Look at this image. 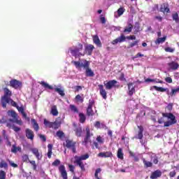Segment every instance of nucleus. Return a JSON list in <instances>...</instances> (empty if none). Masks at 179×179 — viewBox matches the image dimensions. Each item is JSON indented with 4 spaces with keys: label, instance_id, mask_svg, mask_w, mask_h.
Returning <instances> with one entry per match:
<instances>
[{
    "label": "nucleus",
    "instance_id": "obj_1",
    "mask_svg": "<svg viewBox=\"0 0 179 179\" xmlns=\"http://www.w3.org/2000/svg\"><path fill=\"white\" fill-rule=\"evenodd\" d=\"M71 64H73L74 66H76V69H78V71H82V68H84V69H85L86 76L89 78H93V76H94V72L92 71V69L89 68L90 64L87 60L85 61L84 64L79 61H72Z\"/></svg>",
    "mask_w": 179,
    "mask_h": 179
},
{
    "label": "nucleus",
    "instance_id": "obj_2",
    "mask_svg": "<svg viewBox=\"0 0 179 179\" xmlns=\"http://www.w3.org/2000/svg\"><path fill=\"white\" fill-rule=\"evenodd\" d=\"M74 49L70 48L69 50L73 57L78 58L79 57H85V53L80 52L83 50V45L80 43H77L76 46H73Z\"/></svg>",
    "mask_w": 179,
    "mask_h": 179
},
{
    "label": "nucleus",
    "instance_id": "obj_3",
    "mask_svg": "<svg viewBox=\"0 0 179 179\" xmlns=\"http://www.w3.org/2000/svg\"><path fill=\"white\" fill-rule=\"evenodd\" d=\"M4 95L1 97V104L3 108H6V104L12 96V91L7 87L3 88Z\"/></svg>",
    "mask_w": 179,
    "mask_h": 179
},
{
    "label": "nucleus",
    "instance_id": "obj_4",
    "mask_svg": "<svg viewBox=\"0 0 179 179\" xmlns=\"http://www.w3.org/2000/svg\"><path fill=\"white\" fill-rule=\"evenodd\" d=\"M89 154L83 155L81 156H75L74 157V164H77L81 169L82 171H85V164H83V162L82 160H87L89 158Z\"/></svg>",
    "mask_w": 179,
    "mask_h": 179
},
{
    "label": "nucleus",
    "instance_id": "obj_5",
    "mask_svg": "<svg viewBox=\"0 0 179 179\" xmlns=\"http://www.w3.org/2000/svg\"><path fill=\"white\" fill-rule=\"evenodd\" d=\"M162 116L168 118L169 120H171V121L165 122L164 127H170L171 125H174V124H177V120L176 119V116H174L173 113H162Z\"/></svg>",
    "mask_w": 179,
    "mask_h": 179
},
{
    "label": "nucleus",
    "instance_id": "obj_6",
    "mask_svg": "<svg viewBox=\"0 0 179 179\" xmlns=\"http://www.w3.org/2000/svg\"><path fill=\"white\" fill-rule=\"evenodd\" d=\"M127 38V40H136V36H135L134 35H131L125 37L124 34H121L120 36L113 40L111 42V44H113V45H115V44H118V43H124V41H125Z\"/></svg>",
    "mask_w": 179,
    "mask_h": 179
},
{
    "label": "nucleus",
    "instance_id": "obj_7",
    "mask_svg": "<svg viewBox=\"0 0 179 179\" xmlns=\"http://www.w3.org/2000/svg\"><path fill=\"white\" fill-rule=\"evenodd\" d=\"M43 124L45 128H52L53 129H58L61 126V122H50L47 119L43 120Z\"/></svg>",
    "mask_w": 179,
    "mask_h": 179
},
{
    "label": "nucleus",
    "instance_id": "obj_8",
    "mask_svg": "<svg viewBox=\"0 0 179 179\" xmlns=\"http://www.w3.org/2000/svg\"><path fill=\"white\" fill-rule=\"evenodd\" d=\"M66 148L71 149L73 153H76V142L73 140H66Z\"/></svg>",
    "mask_w": 179,
    "mask_h": 179
},
{
    "label": "nucleus",
    "instance_id": "obj_9",
    "mask_svg": "<svg viewBox=\"0 0 179 179\" xmlns=\"http://www.w3.org/2000/svg\"><path fill=\"white\" fill-rule=\"evenodd\" d=\"M118 83V82L116 80H110L108 81L107 83L106 81L103 82V85L106 89V90H111L113 87H116V84Z\"/></svg>",
    "mask_w": 179,
    "mask_h": 179
},
{
    "label": "nucleus",
    "instance_id": "obj_10",
    "mask_svg": "<svg viewBox=\"0 0 179 179\" xmlns=\"http://www.w3.org/2000/svg\"><path fill=\"white\" fill-rule=\"evenodd\" d=\"M86 134L85 137L84 138L83 143L87 144L89 142L92 143V140H90V138L93 136V133L90 131V128L86 127L85 129Z\"/></svg>",
    "mask_w": 179,
    "mask_h": 179
},
{
    "label": "nucleus",
    "instance_id": "obj_11",
    "mask_svg": "<svg viewBox=\"0 0 179 179\" xmlns=\"http://www.w3.org/2000/svg\"><path fill=\"white\" fill-rule=\"evenodd\" d=\"M10 86L13 87V89H19L22 87V82L16 79H13L10 81Z\"/></svg>",
    "mask_w": 179,
    "mask_h": 179
},
{
    "label": "nucleus",
    "instance_id": "obj_12",
    "mask_svg": "<svg viewBox=\"0 0 179 179\" xmlns=\"http://www.w3.org/2000/svg\"><path fill=\"white\" fill-rule=\"evenodd\" d=\"M59 171L63 179H68V173H66V169H65V165H60L59 166Z\"/></svg>",
    "mask_w": 179,
    "mask_h": 179
},
{
    "label": "nucleus",
    "instance_id": "obj_13",
    "mask_svg": "<svg viewBox=\"0 0 179 179\" xmlns=\"http://www.w3.org/2000/svg\"><path fill=\"white\" fill-rule=\"evenodd\" d=\"M99 90V94L104 99V100L107 99V92L106 91V89H104V85H98Z\"/></svg>",
    "mask_w": 179,
    "mask_h": 179
},
{
    "label": "nucleus",
    "instance_id": "obj_14",
    "mask_svg": "<svg viewBox=\"0 0 179 179\" xmlns=\"http://www.w3.org/2000/svg\"><path fill=\"white\" fill-rule=\"evenodd\" d=\"M162 171L157 169L151 173L150 178L151 179L160 178V177H162Z\"/></svg>",
    "mask_w": 179,
    "mask_h": 179
},
{
    "label": "nucleus",
    "instance_id": "obj_15",
    "mask_svg": "<svg viewBox=\"0 0 179 179\" xmlns=\"http://www.w3.org/2000/svg\"><path fill=\"white\" fill-rule=\"evenodd\" d=\"M31 152L36 156L37 160H41L43 159V155L40 154V152H38V149L37 148H31Z\"/></svg>",
    "mask_w": 179,
    "mask_h": 179
},
{
    "label": "nucleus",
    "instance_id": "obj_16",
    "mask_svg": "<svg viewBox=\"0 0 179 179\" xmlns=\"http://www.w3.org/2000/svg\"><path fill=\"white\" fill-rule=\"evenodd\" d=\"M93 50H94V45L90 44L85 47V51L87 55H92L93 54Z\"/></svg>",
    "mask_w": 179,
    "mask_h": 179
},
{
    "label": "nucleus",
    "instance_id": "obj_17",
    "mask_svg": "<svg viewBox=\"0 0 179 179\" xmlns=\"http://www.w3.org/2000/svg\"><path fill=\"white\" fill-rule=\"evenodd\" d=\"M25 134L27 139H30L31 141H33V139H34V132H33L31 129H26Z\"/></svg>",
    "mask_w": 179,
    "mask_h": 179
},
{
    "label": "nucleus",
    "instance_id": "obj_18",
    "mask_svg": "<svg viewBox=\"0 0 179 179\" xmlns=\"http://www.w3.org/2000/svg\"><path fill=\"white\" fill-rule=\"evenodd\" d=\"M128 94L129 96H133L134 93H135V87H134V83H129L128 85Z\"/></svg>",
    "mask_w": 179,
    "mask_h": 179
},
{
    "label": "nucleus",
    "instance_id": "obj_19",
    "mask_svg": "<svg viewBox=\"0 0 179 179\" xmlns=\"http://www.w3.org/2000/svg\"><path fill=\"white\" fill-rule=\"evenodd\" d=\"M168 66H169L170 69L172 71H177L179 68V64L176 62H171L168 63Z\"/></svg>",
    "mask_w": 179,
    "mask_h": 179
},
{
    "label": "nucleus",
    "instance_id": "obj_20",
    "mask_svg": "<svg viewBox=\"0 0 179 179\" xmlns=\"http://www.w3.org/2000/svg\"><path fill=\"white\" fill-rule=\"evenodd\" d=\"M137 128L139 129L138 131L136 139H143V126H138Z\"/></svg>",
    "mask_w": 179,
    "mask_h": 179
},
{
    "label": "nucleus",
    "instance_id": "obj_21",
    "mask_svg": "<svg viewBox=\"0 0 179 179\" xmlns=\"http://www.w3.org/2000/svg\"><path fill=\"white\" fill-rule=\"evenodd\" d=\"M159 10H160V12H162L163 13H169V12H170V8H169V4L163 3L162 5H161Z\"/></svg>",
    "mask_w": 179,
    "mask_h": 179
},
{
    "label": "nucleus",
    "instance_id": "obj_22",
    "mask_svg": "<svg viewBox=\"0 0 179 179\" xmlns=\"http://www.w3.org/2000/svg\"><path fill=\"white\" fill-rule=\"evenodd\" d=\"M75 127V129L74 131L76 132V136H78L79 138H80V136H82V134H83V130H82V127L79 126H76V124L74 125Z\"/></svg>",
    "mask_w": 179,
    "mask_h": 179
},
{
    "label": "nucleus",
    "instance_id": "obj_23",
    "mask_svg": "<svg viewBox=\"0 0 179 179\" xmlns=\"http://www.w3.org/2000/svg\"><path fill=\"white\" fill-rule=\"evenodd\" d=\"M99 157H113V152L107 151L105 152H99L98 154Z\"/></svg>",
    "mask_w": 179,
    "mask_h": 179
},
{
    "label": "nucleus",
    "instance_id": "obj_24",
    "mask_svg": "<svg viewBox=\"0 0 179 179\" xmlns=\"http://www.w3.org/2000/svg\"><path fill=\"white\" fill-rule=\"evenodd\" d=\"M39 83L43 87H44V89H48V90H54V87H52V85H50L48 83L44 81H41Z\"/></svg>",
    "mask_w": 179,
    "mask_h": 179
},
{
    "label": "nucleus",
    "instance_id": "obj_25",
    "mask_svg": "<svg viewBox=\"0 0 179 179\" xmlns=\"http://www.w3.org/2000/svg\"><path fill=\"white\" fill-rule=\"evenodd\" d=\"M143 163L144 164L145 169H149V167H153V163L152 162H149L146 160V159H142Z\"/></svg>",
    "mask_w": 179,
    "mask_h": 179
},
{
    "label": "nucleus",
    "instance_id": "obj_26",
    "mask_svg": "<svg viewBox=\"0 0 179 179\" xmlns=\"http://www.w3.org/2000/svg\"><path fill=\"white\" fill-rule=\"evenodd\" d=\"M152 89H155V90H157V92H161L162 93L164 92H167V93L169 92V88H164L162 87H157L156 85L152 86Z\"/></svg>",
    "mask_w": 179,
    "mask_h": 179
},
{
    "label": "nucleus",
    "instance_id": "obj_27",
    "mask_svg": "<svg viewBox=\"0 0 179 179\" xmlns=\"http://www.w3.org/2000/svg\"><path fill=\"white\" fill-rule=\"evenodd\" d=\"M93 41L94 43L96 44L98 47H101V41H100V38H99V36L95 35L93 36Z\"/></svg>",
    "mask_w": 179,
    "mask_h": 179
},
{
    "label": "nucleus",
    "instance_id": "obj_28",
    "mask_svg": "<svg viewBox=\"0 0 179 179\" xmlns=\"http://www.w3.org/2000/svg\"><path fill=\"white\" fill-rule=\"evenodd\" d=\"M52 148H53L52 144L48 145L47 156H48V159H51V156H52Z\"/></svg>",
    "mask_w": 179,
    "mask_h": 179
},
{
    "label": "nucleus",
    "instance_id": "obj_29",
    "mask_svg": "<svg viewBox=\"0 0 179 179\" xmlns=\"http://www.w3.org/2000/svg\"><path fill=\"white\" fill-rule=\"evenodd\" d=\"M128 27H126L123 31L124 33H131L132 31V29H134V25L131 23L127 24Z\"/></svg>",
    "mask_w": 179,
    "mask_h": 179
},
{
    "label": "nucleus",
    "instance_id": "obj_30",
    "mask_svg": "<svg viewBox=\"0 0 179 179\" xmlns=\"http://www.w3.org/2000/svg\"><path fill=\"white\" fill-rule=\"evenodd\" d=\"M79 121L81 124H85L86 122V115H85L83 113H80L78 114Z\"/></svg>",
    "mask_w": 179,
    "mask_h": 179
},
{
    "label": "nucleus",
    "instance_id": "obj_31",
    "mask_svg": "<svg viewBox=\"0 0 179 179\" xmlns=\"http://www.w3.org/2000/svg\"><path fill=\"white\" fill-rule=\"evenodd\" d=\"M55 92L56 93H58L62 97H64L65 96V91L62 88H55Z\"/></svg>",
    "mask_w": 179,
    "mask_h": 179
},
{
    "label": "nucleus",
    "instance_id": "obj_32",
    "mask_svg": "<svg viewBox=\"0 0 179 179\" xmlns=\"http://www.w3.org/2000/svg\"><path fill=\"white\" fill-rule=\"evenodd\" d=\"M50 114L54 117H57L58 115V110L57 109V106H53L51 108Z\"/></svg>",
    "mask_w": 179,
    "mask_h": 179
},
{
    "label": "nucleus",
    "instance_id": "obj_33",
    "mask_svg": "<svg viewBox=\"0 0 179 179\" xmlns=\"http://www.w3.org/2000/svg\"><path fill=\"white\" fill-rule=\"evenodd\" d=\"M94 127H95V128H96L97 129H100V128H106V124H104L103 123H100L99 121H96L94 124Z\"/></svg>",
    "mask_w": 179,
    "mask_h": 179
},
{
    "label": "nucleus",
    "instance_id": "obj_34",
    "mask_svg": "<svg viewBox=\"0 0 179 179\" xmlns=\"http://www.w3.org/2000/svg\"><path fill=\"white\" fill-rule=\"evenodd\" d=\"M117 156V159H120V160H124V152H122V148H118Z\"/></svg>",
    "mask_w": 179,
    "mask_h": 179
},
{
    "label": "nucleus",
    "instance_id": "obj_35",
    "mask_svg": "<svg viewBox=\"0 0 179 179\" xmlns=\"http://www.w3.org/2000/svg\"><path fill=\"white\" fill-rule=\"evenodd\" d=\"M87 115L88 117H93V115H94V111L93 110V108H87Z\"/></svg>",
    "mask_w": 179,
    "mask_h": 179
},
{
    "label": "nucleus",
    "instance_id": "obj_36",
    "mask_svg": "<svg viewBox=\"0 0 179 179\" xmlns=\"http://www.w3.org/2000/svg\"><path fill=\"white\" fill-rule=\"evenodd\" d=\"M31 122L33 123V128L37 132V131H38V129H40V127L38 126V123H37V122L34 119L31 120Z\"/></svg>",
    "mask_w": 179,
    "mask_h": 179
},
{
    "label": "nucleus",
    "instance_id": "obj_37",
    "mask_svg": "<svg viewBox=\"0 0 179 179\" xmlns=\"http://www.w3.org/2000/svg\"><path fill=\"white\" fill-rule=\"evenodd\" d=\"M21 150H22V148L16 147V145H13V147L11 148L12 153H17V152H20Z\"/></svg>",
    "mask_w": 179,
    "mask_h": 179
},
{
    "label": "nucleus",
    "instance_id": "obj_38",
    "mask_svg": "<svg viewBox=\"0 0 179 179\" xmlns=\"http://www.w3.org/2000/svg\"><path fill=\"white\" fill-rule=\"evenodd\" d=\"M8 114L10 117H12L14 120L17 118V113H16L15 110H8Z\"/></svg>",
    "mask_w": 179,
    "mask_h": 179
},
{
    "label": "nucleus",
    "instance_id": "obj_39",
    "mask_svg": "<svg viewBox=\"0 0 179 179\" xmlns=\"http://www.w3.org/2000/svg\"><path fill=\"white\" fill-rule=\"evenodd\" d=\"M145 82L146 83H149V82H155V83H161L162 84L163 83V80H155V79H152V78H147L145 80Z\"/></svg>",
    "mask_w": 179,
    "mask_h": 179
},
{
    "label": "nucleus",
    "instance_id": "obj_40",
    "mask_svg": "<svg viewBox=\"0 0 179 179\" xmlns=\"http://www.w3.org/2000/svg\"><path fill=\"white\" fill-rule=\"evenodd\" d=\"M167 38L166 36H164L162 38H157V40L155 41V44H160L162 43H164V41H166V39Z\"/></svg>",
    "mask_w": 179,
    "mask_h": 179
},
{
    "label": "nucleus",
    "instance_id": "obj_41",
    "mask_svg": "<svg viewBox=\"0 0 179 179\" xmlns=\"http://www.w3.org/2000/svg\"><path fill=\"white\" fill-rule=\"evenodd\" d=\"M56 136L59 138V139H62V138H65V133L62 131H57L56 133Z\"/></svg>",
    "mask_w": 179,
    "mask_h": 179
},
{
    "label": "nucleus",
    "instance_id": "obj_42",
    "mask_svg": "<svg viewBox=\"0 0 179 179\" xmlns=\"http://www.w3.org/2000/svg\"><path fill=\"white\" fill-rule=\"evenodd\" d=\"M117 12V16H122V15H124V13L125 12V8H124V7H120V8H118Z\"/></svg>",
    "mask_w": 179,
    "mask_h": 179
},
{
    "label": "nucleus",
    "instance_id": "obj_43",
    "mask_svg": "<svg viewBox=\"0 0 179 179\" xmlns=\"http://www.w3.org/2000/svg\"><path fill=\"white\" fill-rule=\"evenodd\" d=\"M75 100L76 101L80 102V103H83L84 101V99L83 97H82V96H80V94L76 95L75 97Z\"/></svg>",
    "mask_w": 179,
    "mask_h": 179
},
{
    "label": "nucleus",
    "instance_id": "obj_44",
    "mask_svg": "<svg viewBox=\"0 0 179 179\" xmlns=\"http://www.w3.org/2000/svg\"><path fill=\"white\" fill-rule=\"evenodd\" d=\"M0 169H5L6 170H8V163L5 161H1L0 162Z\"/></svg>",
    "mask_w": 179,
    "mask_h": 179
},
{
    "label": "nucleus",
    "instance_id": "obj_45",
    "mask_svg": "<svg viewBox=\"0 0 179 179\" xmlns=\"http://www.w3.org/2000/svg\"><path fill=\"white\" fill-rule=\"evenodd\" d=\"M138 44H139V40L134 41L133 43H131L127 46V48H133V47H135V45H138Z\"/></svg>",
    "mask_w": 179,
    "mask_h": 179
},
{
    "label": "nucleus",
    "instance_id": "obj_46",
    "mask_svg": "<svg viewBox=\"0 0 179 179\" xmlns=\"http://www.w3.org/2000/svg\"><path fill=\"white\" fill-rule=\"evenodd\" d=\"M8 104H10L13 107H15L17 108L19 106H17V103H16L15 101H13L12 99L10 98L9 103H7Z\"/></svg>",
    "mask_w": 179,
    "mask_h": 179
},
{
    "label": "nucleus",
    "instance_id": "obj_47",
    "mask_svg": "<svg viewBox=\"0 0 179 179\" xmlns=\"http://www.w3.org/2000/svg\"><path fill=\"white\" fill-rule=\"evenodd\" d=\"M172 19L176 22V23H178V13H176L172 14Z\"/></svg>",
    "mask_w": 179,
    "mask_h": 179
},
{
    "label": "nucleus",
    "instance_id": "obj_48",
    "mask_svg": "<svg viewBox=\"0 0 179 179\" xmlns=\"http://www.w3.org/2000/svg\"><path fill=\"white\" fill-rule=\"evenodd\" d=\"M96 141L98 142V143H101V145H103V143H104V138H103L101 136H98L96 137Z\"/></svg>",
    "mask_w": 179,
    "mask_h": 179
},
{
    "label": "nucleus",
    "instance_id": "obj_49",
    "mask_svg": "<svg viewBox=\"0 0 179 179\" xmlns=\"http://www.w3.org/2000/svg\"><path fill=\"white\" fill-rule=\"evenodd\" d=\"M61 164V161L59 159H55L52 163V165L55 167H57Z\"/></svg>",
    "mask_w": 179,
    "mask_h": 179
},
{
    "label": "nucleus",
    "instance_id": "obj_50",
    "mask_svg": "<svg viewBox=\"0 0 179 179\" xmlns=\"http://www.w3.org/2000/svg\"><path fill=\"white\" fill-rule=\"evenodd\" d=\"M164 50L166 52H174L176 51V48L170 47L165 48Z\"/></svg>",
    "mask_w": 179,
    "mask_h": 179
},
{
    "label": "nucleus",
    "instance_id": "obj_51",
    "mask_svg": "<svg viewBox=\"0 0 179 179\" xmlns=\"http://www.w3.org/2000/svg\"><path fill=\"white\" fill-rule=\"evenodd\" d=\"M0 179H6V173L4 171H0Z\"/></svg>",
    "mask_w": 179,
    "mask_h": 179
},
{
    "label": "nucleus",
    "instance_id": "obj_52",
    "mask_svg": "<svg viewBox=\"0 0 179 179\" xmlns=\"http://www.w3.org/2000/svg\"><path fill=\"white\" fill-rule=\"evenodd\" d=\"M29 163L31 164L33 170H37V164H36V161H29Z\"/></svg>",
    "mask_w": 179,
    "mask_h": 179
},
{
    "label": "nucleus",
    "instance_id": "obj_53",
    "mask_svg": "<svg viewBox=\"0 0 179 179\" xmlns=\"http://www.w3.org/2000/svg\"><path fill=\"white\" fill-rule=\"evenodd\" d=\"M70 109L71 110V111H73L74 113H79L78 108H76L75 105H70Z\"/></svg>",
    "mask_w": 179,
    "mask_h": 179
},
{
    "label": "nucleus",
    "instance_id": "obj_54",
    "mask_svg": "<svg viewBox=\"0 0 179 179\" xmlns=\"http://www.w3.org/2000/svg\"><path fill=\"white\" fill-rule=\"evenodd\" d=\"M22 162H24L25 163H27V162H30V160L29 159V155H24L22 156Z\"/></svg>",
    "mask_w": 179,
    "mask_h": 179
},
{
    "label": "nucleus",
    "instance_id": "obj_55",
    "mask_svg": "<svg viewBox=\"0 0 179 179\" xmlns=\"http://www.w3.org/2000/svg\"><path fill=\"white\" fill-rule=\"evenodd\" d=\"M14 122H15V124H17L18 125H23V122L22 121V120H17V117L14 119Z\"/></svg>",
    "mask_w": 179,
    "mask_h": 179
},
{
    "label": "nucleus",
    "instance_id": "obj_56",
    "mask_svg": "<svg viewBox=\"0 0 179 179\" xmlns=\"http://www.w3.org/2000/svg\"><path fill=\"white\" fill-rule=\"evenodd\" d=\"M94 106V101L93 99H90L89 100V103H88V106L87 107H90V108H93V106Z\"/></svg>",
    "mask_w": 179,
    "mask_h": 179
},
{
    "label": "nucleus",
    "instance_id": "obj_57",
    "mask_svg": "<svg viewBox=\"0 0 179 179\" xmlns=\"http://www.w3.org/2000/svg\"><path fill=\"white\" fill-rule=\"evenodd\" d=\"M119 79L120 80H122V82L127 80V79H125V74H124V73H121L120 77H119Z\"/></svg>",
    "mask_w": 179,
    "mask_h": 179
},
{
    "label": "nucleus",
    "instance_id": "obj_58",
    "mask_svg": "<svg viewBox=\"0 0 179 179\" xmlns=\"http://www.w3.org/2000/svg\"><path fill=\"white\" fill-rule=\"evenodd\" d=\"M16 108L19 111V113H21V114L24 113V108H23V106H17Z\"/></svg>",
    "mask_w": 179,
    "mask_h": 179
},
{
    "label": "nucleus",
    "instance_id": "obj_59",
    "mask_svg": "<svg viewBox=\"0 0 179 179\" xmlns=\"http://www.w3.org/2000/svg\"><path fill=\"white\" fill-rule=\"evenodd\" d=\"M73 89H74V92H79V91L82 90V86L77 85V86H75L73 87Z\"/></svg>",
    "mask_w": 179,
    "mask_h": 179
},
{
    "label": "nucleus",
    "instance_id": "obj_60",
    "mask_svg": "<svg viewBox=\"0 0 179 179\" xmlns=\"http://www.w3.org/2000/svg\"><path fill=\"white\" fill-rule=\"evenodd\" d=\"M69 169L71 173H75V166L73 165L69 164Z\"/></svg>",
    "mask_w": 179,
    "mask_h": 179
},
{
    "label": "nucleus",
    "instance_id": "obj_61",
    "mask_svg": "<svg viewBox=\"0 0 179 179\" xmlns=\"http://www.w3.org/2000/svg\"><path fill=\"white\" fill-rule=\"evenodd\" d=\"M165 81L167 83H173V79L171 78V77H166L165 78Z\"/></svg>",
    "mask_w": 179,
    "mask_h": 179
},
{
    "label": "nucleus",
    "instance_id": "obj_62",
    "mask_svg": "<svg viewBox=\"0 0 179 179\" xmlns=\"http://www.w3.org/2000/svg\"><path fill=\"white\" fill-rule=\"evenodd\" d=\"M166 108L168 111H171V110H173V103H169Z\"/></svg>",
    "mask_w": 179,
    "mask_h": 179
},
{
    "label": "nucleus",
    "instance_id": "obj_63",
    "mask_svg": "<svg viewBox=\"0 0 179 179\" xmlns=\"http://www.w3.org/2000/svg\"><path fill=\"white\" fill-rule=\"evenodd\" d=\"M176 174H177V172H176V171H173L169 173V176L171 178L176 177Z\"/></svg>",
    "mask_w": 179,
    "mask_h": 179
},
{
    "label": "nucleus",
    "instance_id": "obj_64",
    "mask_svg": "<svg viewBox=\"0 0 179 179\" xmlns=\"http://www.w3.org/2000/svg\"><path fill=\"white\" fill-rule=\"evenodd\" d=\"M13 131H15V132H19V131H20V127L13 125Z\"/></svg>",
    "mask_w": 179,
    "mask_h": 179
}]
</instances>
